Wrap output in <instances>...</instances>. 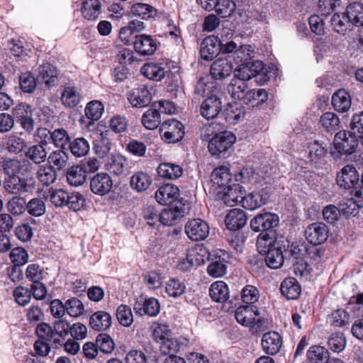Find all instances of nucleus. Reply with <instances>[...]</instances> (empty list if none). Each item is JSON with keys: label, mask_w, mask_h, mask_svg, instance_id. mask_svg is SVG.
I'll return each instance as SVG.
<instances>
[{"label": "nucleus", "mask_w": 363, "mask_h": 363, "mask_svg": "<svg viewBox=\"0 0 363 363\" xmlns=\"http://www.w3.org/2000/svg\"><path fill=\"white\" fill-rule=\"evenodd\" d=\"M359 174L352 165L345 166L336 177L337 185L345 189H352L351 194L357 199V201L363 199V187H359Z\"/></svg>", "instance_id": "f257e3e1"}, {"label": "nucleus", "mask_w": 363, "mask_h": 363, "mask_svg": "<svg viewBox=\"0 0 363 363\" xmlns=\"http://www.w3.org/2000/svg\"><path fill=\"white\" fill-rule=\"evenodd\" d=\"M235 140V135L228 131L215 134L208 142V151L216 158H226L230 155Z\"/></svg>", "instance_id": "f03ea898"}, {"label": "nucleus", "mask_w": 363, "mask_h": 363, "mask_svg": "<svg viewBox=\"0 0 363 363\" xmlns=\"http://www.w3.org/2000/svg\"><path fill=\"white\" fill-rule=\"evenodd\" d=\"M289 252L291 258L296 259L294 262V272L297 276L307 277L311 272V263L312 260L316 261L321 256V251H304L303 257H299L301 251H285Z\"/></svg>", "instance_id": "7ed1b4c3"}, {"label": "nucleus", "mask_w": 363, "mask_h": 363, "mask_svg": "<svg viewBox=\"0 0 363 363\" xmlns=\"http://www.w3.org/2000/svg\"><path fill=\"white\" fill-rule=\"evenodd\" d=\"M232 256L229 251H210L208 260L211 264L208 266V274L214 278L224 276L227 272L226 264L231 260Z\"/></svg>", "instance_id": "20e7f679"}, {"label": "nucleus", "mask_w": 363, "mask_h": 363, "mask_svg": "<svg viewBox=\"0 0 363 363\" xmlns=\"http://www.w3.org/2000/svg\"><path fill=\"white\" fill-rule=\"evenodd\" d=\"M69 323L64 320H55L52 325L47 324V342H50L51 345L55 347L62 345L63 340L69 334ZM49 352L50 347L47 343V355Z\"/></svg>", "instance_id": "39448f33"}, {"label": "nucleus", "mask_w": 363, "mask_h": 363, "mask_svg": "<svg viewBox=\"0 0 363 363\" xmlns=\"http://www.w3.org/2000/svg\"><path fill=\"white\" fill-rule=\"evenodd\" d=\"M334 145L339 153L351 155L355 152L359 145V140L355 135V133L341 130L335 134Z\"/></svg>", "instance_id": "423d86ee"}, {"label": "nucleus", "mask_w": 363, "mask_h": 363, "mask_svg": "<svg viewBox=\"0 0 363 363\" xmlns=\"http://www.w3.org/2000/svg\"><path fill=\"white\" fill-rule=\"evenodd\" d=\"M258 315L259 312L257 307L252 305L240 306L235 312L236 320L246 327H254L256 325H257V327L262 325L264 320L260 318L256 320V317Z\"/></svg>", "instance_id": "0eeeda50"}, {"label": "nucleus", "mask_w": 363, "mask_h": 363, "mask_svg": "<svg viewBox=\"0 0 363 363\" xmlns=\"http://www.w3.org/2000/svg\"><path fill=\"white\" fill-rule=\"evenodd\" d=\"M279 216L272 213H259L250 220V228L255 232H272L270 230L279 225Z\"/></svg>", "instance_id": "6e6552de"}, {"label": "nucleus", "mask_w": 363, "mask_h": 363, "mask_svg": "<svg viewBox=\"0 0 363 363\" xmlns=\"http://www.w3.org/2000/svg\"><path fill=\"white\" fill-rule=\"evenodd\" d=\"M223 108L221 97L217 94H211L202 102L200 113L203 118L211 120L218 117Z\"/></svg>", "instance_id": "1a4fd4ad"}, {"label": "nucleus", "mask_w": 363, "mask_h": 363, "mask_svg": "<svg viewBox=\"0 0 363 363\" xmlns=\"http://www.w3.org/2000/svg\"><path fill=\"white\" fill-rule=\"evenodd\" d=\"M162 130L164 132L162 135V139L168 143H175L180 141L184 135L183 124L174 118L169 119L162 124Z\"/></svg>", "instance_id": "9d476101"}, {"label": "nucleus", "mask_w": 363, "mask_h": 363, "mask_svg": "<svg viewBox=\"0 0 363 363\" xmlns=\"http://www.w3.org/2000/svg\"><path fill=\"white\" fill-rule=\"evenodd\" d=\"M201 7L208 11H215L222 18H225L235 9L232 0H200Z\"/></svg>", "instance_id": "9b49d317"}, {"label": "nucleus", "mask_w": 363, "mask_h": 363, "mask_svg": "<svg viewBox=\"0 0 363 363\" xmlns=\"http://www.w3.org/2000/svg\"><path fill=\"white\" fill-rule=\"evenodd\" d=\"M39 340L34 344L36 354H32L25 359V363H45V353L43 347H45V323H39L35 330Z\"/></svg>", "instance_id": "f8f14e48"}, {"label": "nucleus", "mask_w": 363, "mask_h": 363, "mask_svg": "<svg viewBox=\"0 0 363 363\" xmlns=\"http://www.w3.org/2000/svg\"><path fill=\"white\" fill-rule=\"evenodd\" d=\"M185 232L194 241L203 240L209 234V226L200 218L189 220L185 225Z\"/></svg>", "instance_id": "ddd939ff"}, {"label": "nucleus", "mask_w": 363, "mask_h": 363, "mask_svg": "<svg viewBox=\"0 0 363 363\" xmlns=\"http://www.w3.org/2000/svg\"><path fill=\"white\" fill-rule=\"evenodd\" d=\"M328 229L323 223H313L305 230V236L308 242L313 245H320L328 238Z\"/></svg>", "instance_id": "4468645a"}, {"label": "nucleus", "mask_w": 363, "mask_h": 363, "mask_svg": "<svg viewBox=\"0 0 363 363\" xmlns=\"http://www.w3.org/2000/svg\"><path fill=\"white\" fill-rule=\"evenodd\" d=\"M112 187V178L107 173H98L90 180L91 191L99 196L106 195L111 191Z\"/></svg>", "instance_id": "2eb2a0df"}, {"label": "nucleus", "mask_w": 363, "mask_h": 363, "mask_svg": "<svg viewBox=\"0 0 363 363\" xmlns=\"http://www.w3.org/2000/svg\"><path fill=\"white\" fill-rule=\"evenodd\" d=\"M269 196L267 189L254 191L242 197V206L249 210L258 208L267 203Z\"/></svg>", "instance_id": "dca6fc26"}, {"label": "nucleus", "mask_w": 363, "mask_h": 363, "mask_svg": "<svg viewBox=\"0 0 363 363\" xmlns=\"http://www.w3.org/2000/svg\"><path fill=\"white\" fill-rule=\"evenodd\" d=\"M264 67L262 61L252 60L238 65V67L234 69V76L248 81L259 74Z\"/></svg>", "instance_id": "f3484780"}, {"label": "nucleus", "mask_w": 363, "mask_h": 363, "mask_svg": "<svg viewBox=\"0 0 363 363\" xmlns=\"http://www.w3.org/2000/svg\"><path fill=\"white\" fill-rule=\"evenodd\" d=\"M217 196L218 199L228 206L237 205L239 199L242 202V197H244L242 186L238 184L226 186L222 191L218 192Z\"/></svg>", "instance_id": "a211bd4d"}, {"label": "nucleus", "mask_w": 363, "mask_h": 363, "mask_svg": "<svg viewBox=\"0 0 363 363\" xmlns=\"http://www.w3.org/2000/svg\"><path fill=\"white\" fill-rule=\"evenodd\" d=\"M220 52V40L218 37L210 35L202 40L200 48L202 59L207 61L212 60Z\"/></svg>", "instance_id": "6ab92c4d"}, {"label": "nucleus", "mask_w": 363, "mask_h": 363, "mask_svg": "<svg viewBox=\"0 0 363 363\" xmlns=\"http://www.w3.org/2000/svg\"><path fill=\"white\" fill-rule=\"evenodd\" d=\"M210 251H188L186 258L183 259L178 264L180 270L186 272L194 267L203 264L208 259V255Z\"/></svg>", "instance_id": "aec40b11"}, {"label": "nucleus", "mask_w": 363, "mask_h": 363, "mask_svg": "<svg viewBox=\"0 0 363 363\" xmlns=\"http://www.w3.org/2000/svg\"><path fill=\"white\" fill-rule=\"evenodd\" d=\"M179 196V188L171 184L162 185L155 192V199L162 205L171 204L177 200Z\"/></svg>", "instance_id": "412c9836"}, {"label": "nucleus", "mask_w": 363, "mask_h": 363, "mask_svg": "<svg viewBox=\"0 0 363 363\" xmlns=\"http://www.w3.org/2000/svg\"><path fill=\"white\" fill-rule=\"evenodd\" d=\"M282 346V338L277 332H268L263 335L262 347L264 352L269 355L276 354Z\"/></svg>", "instance_id": "4be33fe9"}, {"label": "nucleus", "mask_w": 363, "mask_h": 363, "mask_svg": "<svg viewBox=\"0 0 363 363\" xmlns=\"http://www.w3.org/2000/svg\"><path fill=\"white\" fill-rule=\"evenodd\" d=\"M128 100L133 107L143 108L147 106L152 100V96L147 87L143 85L132 90Z\"/></svg>", "instance_id": "5701e85b"}, {"label": "nucleus", "mask_w": 363, "mask_h": 363, "mask_svg": "<svg viewBox=\"0 0 363 363\" xmlns=\"http://www.w3.org/2000/svg\"><path fill=\"white\" fill-rule=\"evenodd\" d=\"M133 45L135 51L141 55H152L157 50L156 41L151 35L145 34L138 35Z\"/></svg>", "instance_id": "b1692460"}, {"label": "nucleus", "mask_w": 363, "mask_h": 363, "mask_svg": "<svg viewBox=\"0 0 363 363\" xmlns=\"http://www.w3.org/2000/svg\"><path fill=\"white\" fill-rule=\"evenodd\" d=\"M45 129L38 128L37 130V135L42 139L40 144L33 145L26 152V155L33 162L36 164H40L45 160V149L43 147L45 138Z\"/></svg>", "instance_id": "393cba45"}, {"label": "nucleus", "mask_w": 363, "mask_h": 363, "mask_svg": "<svg viewBox=\"0 0 363 363\" xmlns=\"http://www.w3.org/2000/svg\"><path fill=\"white\" fill-rule=\"evenodd\" d=\"M134 311L140 315L146 314L150 317L157 316L160 311V305L157 299L150 298L143 302L137 301L134 304Z\"/></svg>", "instance_id": "a878e982"}, {"label": "nucleus", "mask_w": 363, "mask_h": 363, "mask_svg": "<svg viewBox=\"0 0 363 363\" xmlns=\"http://www.w3.org/2000/svg\"><path fill=\"white\" fill-rule=\"evenodd\" d=\"M233 64L227 58H218L211 67V75L215 79H224L231 74Z\"/></svg>", "instance_id": "bb28decb"}, {"label": "nucleus", "mask_w": 363, "mask_h": 363, "mask_svg": "<svg viewBox=\"0 0 363 363\" xmlns=\"http://www.w3.org/2000/svg\"><path fill=\"white\" fill-rule=\"evenodd\" d=\"M282 295L288 300L297 299L301 292V289L298 281L294 277L284 279L280 286Z\"/></svg>", "instance_id": "cd10ccee"}, {"label": "nucleus", "mask_w": 363, "mask_h": 363, "mask_svg": "<svg viewBox=\"0 0 363 363\" xmlns=\"http://www.w3.org/2000/svg\"><path fill=\"white\" fill-rule=\"evenodd\" d=\"M4 172L10 177L23 176L28 171L27 161L9 159L3 162Z\"/></svg>", "instance_id": "c85d7f7f"}, {"label": "nucleus", "mask_w": 363, "mask_h": 363, "mask_svg": "<svg viewBox=\"0 0 363 363\" xmlns=\"http://www.w3.org/2000/svg\"><path fill=\"white\" fill-rule=\"evenodd\" d=\"M225 223L229 230H237L245 225L247 217L242 210L235 208L227 214Z\"/></svg>", "instance_id": "c756f323"}, {"label": "nucleus", "mask_w": 363, "mask_h": 363, "mask_svg": "<svg viewBox=\"0 0 363 363\" xmlns=\"http://www.w3.org/2000/svg\"><path fill=\"white\" fill-rule=\"evenodd\" d=\"M284 238H276L273 232L261 233L257 238V246L259 247L267 248V250H281L286 248V245H281Z\"/></svg>", "instance_id": "7c9ffc66"}, {"label": "nucleus", "mask_w": 363, "mask_h": 363, "mask_svg": "<svg viewBox=\"0 0 363 363\" xmlns=\"http://www.w3.org/2000/svg\"><path fill=\"white\" fill-rule=\"evenodd\" d=\"M332 104L334 109L340 113H345L351 107V96L345 89L336 91L332 97Z\"/></svg>", "instance_id": "2f4dec72"}, {"label": "nucleus", "mask_w": 363, "mask_h": 363, "mask_svg": "<svg viewBox=\"0 0 363 363\" xmlns=\"http://www.w3.org/2000/svg\"><path fill=\"white\" fill-rule=\"evenodd\" d=\"M111 316L108 312L99 311L91 315L89 324L95 330H106L111 325Z\"/></svg>", "instance_id": "473e14b6"}, {"label": "nucleus", "mask_w": 363, "mask_h": 363, "mask_svg": "<svg viewBox=\"0 0 363 363\" xmlns=\"http://www.w3.org/2000/svg\"><path fill=\"white\" fill-rule=\"evenodd\" d=\"M184 215V209L178 206L164 208L160 213V222L164 225H172Z\"/></svg>", "instance_id": "72a5a7b5"}, {"label": "nucleus", "mask_w": 363, "mask_h": 363, "mask_svg": "<svg viewBox=\"0 0 363 363\" xmlns=\"http://www.w3.org/2000/svg\"><path fill=\"white\" fill-rule=\"evenodd\" d=\"M247 82V80L234 76L227 88L232 98L238 100H242L245 98L248 88Z\"/></svg>", "instance_id": "f704fd0d"}, {"label": "nucleus", "mask_w": 363, "mask_h": 363, "mask_svg": "<svg viewBox=\"0 0 363 363\" xmlns=\"http://www.w3.org/2000/svg\"><path fill=\"white\" fill-rule=\"evenodd\" d=\"M222 114L227 121L230 123H235L245 116V111L244 106L239 103H228Z\"/></svg>", "instance_id": "c9c22d12"}, {"label": "nucleus", "mask_w": 363, "mask_h": 363, "mask_svg": "<svg viewBox=\"0 0 363 363\" xmlns=\"http://www.w3.org/2000/svg\"><path fill=\"white\" fill-rule=\"evenodd\" d=\"M348 23L355 26L363 25V4L359 2L350 4L346 9Z\"/></svg>", "instance_id": "e433bc0d"}, {"label": "nucleus", "mask_w": 363, "mask_h": 363, "mask_svg": "<svg viewBox=\"0 0 363 363\" xmlns=\"http://www.w3.org/2000/svg\"><path fill=\"white\" fill-rule=\"evenodd\" d=\"M152 182V178L148 174L138 172L130 177V185L133 190L143 192L150 187Z\"/></svg>", "instance_id": "4c0bfd02"}, {"label": "nucleus", "mask_w": 363, "mask_h": 363, "mask_svg": "<svg viewBox=\"0 0 363 363\" xmlns=\"http://www.w3.org/2000/svg\"><path fill=\"white\" fill-rule=\"evenodd\" d=\"M209 294L214 301L225 302L229 298L228 285L222 281H216L211 285Z\"/></svg>", "instance_id": "58836bf2"}, {"label": "nucleus", "mask_w": 363, "mask_h": 363, "mask_svg": "<svg viewBox=\"0 0 363 363\" xmlns=\"http://www.w3.org/2000/svg\"><path fill=\"white\" fill-rule=\"evenodd\" d=\"M157 172L161 177L176 179L182 175L183 169L177 164L164 162L157 167Z\"/></svg>", "instance_id": "ea45409f"}, {"label": "nucleus", "mask_w": 363, "mask_h": 363, "mask_svg": "<svg viewBox=\"0 0 363 363\" xmlns=\"http://www.w3.org/2000/svg\"><path fill=\"white\" fill-rule=\"evenodd\" d=\"M86 180V174L79 164L73 165L67 172V181L73 186H82Z\"/></svg>", "instance_id": "a19ab883"}, {"label": "nucleus", "mask_w": 363, "mask_h": 363, "mask_svg": "<svg viewBox=\"0 0 363 363\" xmlns=\"http://www.w3.org/2000/svg\"><path fill=\"white\" fill-rule=\"evenodd\" d=\"M213 184L220 188L226 187L231 180V174L229 168L225 166H220L216 168L211 174Z\"/></svg>", "instance_id": "79ce46f5"}, {"label": "nucleus", "mask_w": 363, "mask_h": 363, "mask_svg": "<svg viewBox=\"0 0 363 363\" xmlns=\"http://www.w3.org/2000/svg\"><path fill=\"white\" fill-rule=\"evenodd\" d=\"M127 160L121 155H113L110 157L106 163V169L111 174L121 175L127 169Z\"/></svg>", "instance_id": "37998d69"}, {"label": "nucleus", "mask_w": 363, "mask_h": 363, "mask_svg": "<svg viewBox=\"0 0 363 363\" xmlns=\"http://www.w3.org/2000/svg\"><path fill=\"white\" fill-rule=\"evenodd\" d=\"M5 188L8 192L16 194L28 191L30 186L25 179L16 176L10 177L6 180Z\"/></svg>", "instance_id": "c03bdc74"}, {"label": "nucleus", "mask_w": 363, "mask_h": 363, "mask_svg": "<svg viewBox=\"0 0 363 363\" xmlns=\"http://www.w3.org/2000/svg\"><path fill=\"white\" fill-rule=\"evenodd\" d=\"M307 358L311 363H328L329 352L323 347L313 345L307 351Z\"/></svg>", "instance_id": "a18cd8bd"}, {"label": "nucleus", "mask_w": 363, "mask_h": 363, "mask_svg": "<svg viewBox=\"0 0 363 363\" xmlns=\"http://www.w3.org/2000/svg\"><path fill=\"white\" fill-rule=\"evenodd\" d=\"M255 51L250 45H240L233 55H230L234 62L239 65L253 60Z\"/></svg>", "instance_id": "49530a36"}, {"label": "nucleus", "mask_w": 363, "mask_h": 363, "mask_svg": "<svg viewBox=\"0 0 363 363\" xmlns=\"http://www.w3.org/2000/svg\"><path fill=\"white\" fill-rule=\"evenodd\" d=\"M141 72L147 78L154 81H161L166 75V72L160 65L147 63L141 68Z\"/></svg>", "instance_id": "de8ad7c7"}, {"label": "nucleus", "mask_w": 363, "mask_h": 363, "mask_svg": "<svg viewBox=\"0 0 363 363\" xmlns=\"http://www.w3.org/2000/svg\"><path fill=\"white\" fill-rule=\"evenodd\" d=\"M101 5L99 0H84L82 13L88 20L96 19L101 13Z\"/></svg>", "instance_id": "09e8293b"}, {"label": "nucleus", "mask_w": 363, "mask_h": 363, "mask_svg": "<svg viewBox=\"0 0 363 363\" xmlns=\"http://www.w3.org/2000/svg\"><path fill=\"white\" fill-rule=\"evenodd\" d=\"M106 135V133H101L94 143V151L100 158L106 157L111 148V143Z\"/></svg>", "instance_id": "8fccbe9b"}, {"label": "nucleus", "mask_w": 363, "mask_h": 363, "mask_svg": "<svg viewBox=\"0 0 363 363\" xmlns=\"http://www.w3.org/2000/svg\"><path fill=\"white\" fill-rule=\"evenodd\" d=\"M70 152L77 157H81L88 154L89 151V143L83 137L77 138L69 143Z\"/></svg>", "instance_id": "3c124183"}, {"label": "nucleus", "mask_w": 363, "mask_h": 363, "mask_svg": "<svg viewBox=\"0 0 363 363\" xmlns=\"http://www.w3.org/2000/svg\"><path fill=\"white\" fill-rule=\"evenodd\" d=\"M156 9L147 4L138 3L133 4L130 9V13L135 16H138L143 20H147L156 15Z\"/></svg>", "instance_id": "603ef678"}, {"label": "nucleus", "mask_w": 363, "mask_h": 363, "mask_svg": "<svg viewBox=\"0 0 363 363\" xmlns=\"http://www.w3.org/2000/svg\"><path fill=\"white\" fill-rule=\"evenodd\" d=\"M320 124L328 132L335 131L340 128V119L333 112H326L320 118Z\"/></svg>", "instance_id": "864d4df0"}, {"label": "nucleus", "mask_w": 363, "mask_h": 363, "mask_svg": "<svg viewBox=\"0 0 363 363\" xmlns=\"http://www.w3.org/2000/svg\"><path fill=\"white\" fill-rule=\"evenodd\" d=\"M143 125L149 130L157 128L161 123L160 114L157 109H149L142 116Z\"/></svg>", "instance_id": "5fc2aeb1"}, {"label": "nucleus", "mask_w": 363, "mask_h": 363, "mask_svg": "<svg viewBox=\"0 0 363 363\" xmlns=\"http://www.w3.org/2000/svg\"><path fill=\"white\" fill-rule=\"evenodd\" d=\"M61 101L65 106L73 108L80 101L79 94L74 87H65L62 93Z\"/></svg>", "instance_id": "6e6d98bb"}, {"label": "nucleus", "mask_w": 363, "mask_h": 363, "mask_svg": "<svg viewBox=\"0 0 363 363\" xmlns=\"http://www.w3.org/2000/svg\"><path fill=\"white\" fill-rule=\"evenodd\" d=\"M68 157L62 150L52 152L48 158L49 166L55 170H60L67 165Z\"/></svg>", "instance_id": "4d7b16f0"}, {"label": "nucleus", "mask_w": 363, "mask_h": 363, "mask_svg": "<svg viewBox=\"0 0 363 363\" xmlns=\"http://www.w3.org/2000/svg\"><path fill=\"white\" fill-rule=\"evenodd\" d=\"M266 264L272 269L281 267L284 261L282 251H264Z\"/></svg>", "instance_id": "13d9d810"}, {"label": "nucleus", "mask_w": 363, "mask_h": 363, "mask_svg": "<svg viewBox=\"0 0 363 363\" xmlns=\"http://www.w3.org/2000/svg\"><path fill=\"white\" fill-rule=\"evenodd\" d=\"M327 147L323 143L314 141L308 145V157L312 162H318L327 154Z\"/></svg>", "instance_id": "bf43d9fd"}, {"label": "nucleus", "mask_w": 363, "mask_h": 363, "mask_svg": "<svg viewBox=\"0 0 363 363\" xmlns=\"http://www.w3.org/2000/svg\"><path fill=\"white\" fill-rule=\"evenodd\" d=\"M49 199L50 202L56 207H62L66 205L68 199V192L62 189H48Z\"/></svg>", "instance_id": "052dcab7"}, {"label": "nucleus", "mask_w": 363, "mask_h": 363, "mask_svg": "<svg viewBox=\"0 0 363 363\" xmlns=\"http://www.w3.org/2000/svg\"><path fill=\"white\" fill-rule=\"evenodd\" d=\"M116 315L117 320L123 326L129 327L133 322V313L128 306L120 305L117 308Z\"/></svg>", "instance_id": "680f3d73"}, {"label": "nucleus", "mask_w": 363, "mask_h": 363, "mask_svg": "<svg viewBox=\"0 0 363 363\" xmlns=\"http://www.w3.org/2000/svg\"><path fill=\"white\" fill-rule=\"evenodd\" d=\"M104 111V105L99 101H92L88 103L85 108L86 116L93 121L101 118Z\"/></svg>", "instance_id": "e2e57ef3"}, {"label": "nucleus", "mask_w": 363, "mask_h": 363, "mask_svg": "<svg viewBox=\"0 0 363 363\" xmlns=\"http://www.w3.org/2000/svg\"><path fill=\"white\" fill-rule=\"evenodd\" d=\"M329 321L334 327H343L349 324L350 315L343 309H337L330 314Z\"/></svg>", "instance_id": "0e129e2a"}, {"label": "nucleus", "mask_w": 363, "mask_h": 363, "mask_svg": "<svg viewBox=\"0 0 363 363\" xmlns=\"http://www.w3.org/2000/svg\"><path fill=\"white\" fill-rule=\"evenodd\" d=\"M165 290L169 296L177 298L185 293L186 286L179 280L172 279L167 282Z\"/></svg>", "instance_id": "69168bd1"}, {"label": "nucleus", "mask_w": 363, "mask_h": 363, "mask_svg": "<svg viewBox=\"0 0 363 363\" xmlns=\"http://www.w3.org/2000/svg\"><path fill=\"white\" fill-rule=\"evenodd\" d=\"M66 312L72 317H78L83 314L84 308L82 302L77 298H71L65 302Z\"/></svg>", "instance_id": "338daca9"}, {"label": "nucleus", "mask_w": 363, "mask_h": 363, "mask_svg": "<svg viewBox=\"0 0 363 363\" xmlns=\"http://www.w3.org/2000/svg\"><path fill=\"white\" fill-rule=\"evenodd\" d=\"M328 345L335 352H342L346 345V340L342 333H333L328 339Z\"/></svg>", "instance_id": "774afa93"}]
</instances>
